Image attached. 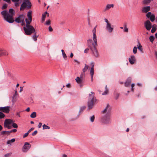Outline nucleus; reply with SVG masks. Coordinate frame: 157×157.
<instances>
[{
	"instance_id": "nucleus-1",
	"label": "nucleus",
	"mask_w": 157,
	"mask_h": 157,
	"mask_svg": "<svg viewBox=\"0 0 157 157\" xmlns=\"http://www.w3.org/2000/svg\"><path fill=\"white\" fill-rule=\"evenodd\" d=\"M4 20L9 23H12L14 21L13 16L15 11L12 8L9 9V12L7 10H4L1 12Z\"/></svg>"
},
{
	"instance_id": "nucleus-2",
	"label": "nucleus",
	"mask_w": 157,
	"mask_h": 157,
	"mask_svg": "<svg viewBox=\"0 0 157 157\" xmlns=\"http://www.w3.org/2000/svg\"><path fill=\"white\" fill-rule=\"evenodd\" d=\"M91 94H89L88 101V109L90 110L92 108L94 105L96 103L97 100L94 97V93L91 92Z\"/></svg>"
},
{
	"instance_id": "nucleus-3",
	"label": "nucleus",
	"mask_w": 157,
	"mask_h": 157,
	"mask_svg": "<svg viewBox=\"0 0 157 157\" xmlns=\"http://www.w3.org/2000/svg\"><path fill=\"white\" fill-rule=\"evenodd\" d=\"M25 34L26 35H30L36 30L34 27L32 25L24 26L23 28Z\"/></svg>"
},
{
	"instance_id": "nucleus-4",
	"label": "nucleus",
	"mask_w": 157,
	"mask_h": 157,
	"mask_svg": "<svg viewBox=\"0 0 157 157\" xmlns=\"http://www.w3.org/2000/svg\"><path fill=\"white\" fill-rule=\"evenodd\" d=\"M24 2L21 5L20 8L21 11H23L24 10L27 8V9H30L31 6V3L29 0H24Z\"/></svg>"
},
{
	"instance_id": "nucleus-5",
	"label": "nucleus",
	"mask_w": 157,
	"mask_h": 157,
	"mask_svg": "<svg viewBox=\"0 0 157 157\" xmlns=\"http://www.w3.org/2000/svg\"><path fill=\"white\" fill-rule=\"evenodd\" d=\"M13 123V121L10 119H6L4 123V126L5 128H7L8 129L11 128V126L9 125Z\"/></svg>"
},
{
	"instance_id": "nucleus-6",
	"label": "nucleus",
	"mask_w": 157,
	"mask_h": 157,
	"mask_svg": "<svg viewBox=\"0 0 157 157\" xmlns=\"http://www.w3.org/2000/svg\"><path fill=\"white\" fill-rule=\"evenodd\" d=\"M31 147V145L29 143H25L22 147V151L24 152H27L30 148Z\"/></svg>"
},
{
	"instance_id": "nucleus-7",
	"label": "nucleus",
	"mask_w": 157,
	"mask_h": 157,
	"mask_svg": "<svg viewBox=\"0 0 157 157\" xmlns=\"http://www.w3.org/2000/svg\"><path fill=\"white\" fill-rule=\"evenodd\" d=\"M14 21L17 23H23L24 21V15L23 14L20 15L18 17L15 18Z\"/></svg>"
},
{
	"instance_id": "nucleus-8",
	"label": "nucleus",
	"mask_w": 157,
	"mask_h": 157,
	"mask_svg": "<svg viewBox=\"0 0 157 157\" xmlns=\"http://www.w3.org/2000/svg\"><path fill=\"white\" fill-rule=\"evenodd\" d=\"M144 26L147 30H150L152 27V24L149 20H147L144 22Z\"/></svg>"
},
{
	"instance_id": "nucleus-9",
	"label": "nucleus",
	"mask_w": 157,
	"mask_h": 157,
	"mask_svg": "<svg viewBox=\"0 0 157 157\" xmlns=\"http://www.w3.org/2000/svg\"><path fill=\"white\" fill-rule=\"evenodd\" d=\"M10 107L8 106L0 107V111L8 113L10 111Z\"/></svg>"
},
{
	"instance_id": "nucleus-10",
	"label": "nucleus",
	"mask_w": 157,
	"mask_h": 157,
	"mask_svg": "<svg viewBox=\"0 0 157 157\" xmlns=\"http://www.w3.org/2000/svg\"><path fill=\"white\" fill-rule=\"evenodd\" d=\"M102 121L105 124H109L110 122V119L109 117L105 116L102 119Z\"/></svg>"
},
{
	"instance_id": "nucleus-11",
	"label": "nucleus",
	"mask_w": 157,
	"mask_h": 157,
	"mask_svg": "<svg viewBox=\"0 0 157 157\" xmlns=\"http://www.w3.org/2000/svg\"><path fill=\"white\" fill-rule=\"evenodd\" d=\"M96 46H95L91 48H90V49L92 52L93 53L94 56L95 57H97L98 56V53L96 48Z\"/></svg>"
},
{
	"instance_id": "nucleus-12",
	"label": "nucleus",
	"mask_w": 157,
	"mask_h": 157,
	"mask_svg": "<svg viewBox=\"0 0 157 157\" xmlns=\"http://www.w3.org/2000/svg\"><path fill=\"white\" fill-rule=\"evenodd\" d=\"M92 40L91 39L89 40H87V44L89 47H90V48H91L95 46H96L95 44L92 43Z\"/></svg>"
},
{
	"instance_id": "nucleus-13",
	"label": "nucleus",
	"mask_w": 157,
	"mask_h": 157,
	"mask_svg": "<svg viewBox=\"0 0 157 157\" xmlns=\"http://www.w3.org/2000/svg\"><path fill=\"white\" fill-rule=\"evenodd\" d=\"M8 55V53L6 50L0 49V57Z\"/></svg>"
},
{
	"instance_id": "nucleus-14",
	"label": "nucleus",
	"mask_w": 157,
	"mask_h": 157,
	"mask_svg": "<svg viewBox=\"0 0 157 157\" xmlns=\"http://www.w3.org/2000/svg\"><path fill=\"white\" fill-rule=\"evenodd\" d=\"M128 60L130 63L131 64H133L136 61V59L135 56L134 55L131 56V58H129Z\"/></svg>"
},
{
	"instance_id": "nucleus-15",
	"label": "nucleus",
	"mask_w": 157,
	"mask_h": 157,
	"mask_svg": "<svg viewBox=\"0 0 157 157\" xmlns=\"http://www.w3.org/2000/svg\"><path fill=\"white\" fill-rule=\"evenodd\" d=\"M84 74L83 73H81V75L80 76V78L78 77H77L75 80L77 83L78 84L79 83H80L81 82H82V75Z\"/></svg>"
},
{
	"instance_id": "nucleus-16",
	"label": "nucleus",
	"mask_w": 157,
	"mask_h": 157,
	"mask_svg": "<svg viewBox=\"0 0 157 157\" xmlns=\"http://www.w3.org/2000/svg\"><path fill=\"white\" fill-rule=\"evenodd\" d=\"M150 6H146L142 8V11L143 13H147L150 10Z\"/></svg>"
},
{
	"instance_id": "nucleus-17",
	"label": "nucleus",
	"mask_w": 157,
	"mask_h": 157,
	"mask_svg": "<svg viewBox=\"0 0 157 157\" xmlns=\"http://www.w3.org/2000/svg\"><path fill=\"white\" fill-rule=\"evenodd\" d=\"M17 95V90H16L15 91V94L12 97V101L13 103H14L16 101Z\"/></svg>"
},
{
	"instance_id": "nucleus-18",
	"label": "nucleus",
	"mask_w": 157,
	"mask_h": 157,
	"mask_svg": "<svg viewBox=\"0 0 157 157\" xmlns=\"http://www.w3.org/2000/svg\"><path fill=\"white\" fill-rule=\"evenodd\" d=\"M131 78L130 77L128 78L125 83V86L126 87H128L130 85L131 82Z\"/></svg>"
},
{
	"instance_id": "nucleus-19",
	"label": "nucleus",
	"mask_w": 157,
	"mask_h": 157,
	"mask_svg": "<svg viewBox=\"0 0 157 157\" xmlns=\"http://www.w3.org/2000/svg\"><path fill=\"white\" fill-rule=\"evenodd\" d=\"M111 25L110 24H107L106 27V29L109 33H111L113 30V28L111 26Z\"/></svg>"
},
{
	"instance_id": "nucleus-20",
	"label": "nucleus",
	"mask_w": 157,
	"mask_h": 157,
	"mask_svg": "<svg viewBox=\"0 0 157 157\" xmlns=\"http://www.w3.org/2000/svg\"><path fill=\"white\" fill-rule=\"evenodd\" d=\"M29 20L27 19L26 18L25 20V22H26V25H25V24H24V26H27V25L28 26H30L31 25L30 24H31L32 20L31 19V20L30 19H29Z\"/></svg>"
},
{
	"instance_id": "nucleus-21",
	"label": "nucleus",
	"mask_w": 157,
	"mask_h": 157,
	"mask_svg": "<svg viewBox=\"0 0 157 157\" xmlns=\"http://www.w3.org/2000/svg\"><path fill=\"white\" fill-rule=\"evenodd\" d=\"M36 33L37 32L36 30L35 31V32L34 33H33V35L32 36V38L35 41L37 40V37L39 36L38 35H37Z\"/></svg>"
},
{
	"instance_id": "nucleus-22",
	"label": "nucleus",
	"mask_w": 157,
	"mask_h": 157,
	"mask_svg": "<svg viewBox=\"0 0 157 157\" xmlns=\"http://www.w3.org/2000/svg\"><path fill=\"white\" fill-rule=\"evenodd\" d=\"M47 14L48 15V17L49 16V13L47 12H45L43 14H42V20L43 21H45V18Z\"/></svg>"
},
{
	"instance_id": "nucleus-23",
	"label": "nucleus",
	"mask_w": 157,
	"mask_h": 157,
	"mask_svg": "<svg viewBox=\"0 0 157 157\" xmlns=\"http://www.w3.org/2000/svg\"><path fill=\"white\" fill-rule=\"evenodd\" d=\"M32 11L29 10L27 13V16L29 19L32 20Z\"/></svg>"
},
{
	"instance_id": "nucleus-24",
	"label": "nucleus",
	"mask_w": 157,
	"mask_h": 157,
	"mask_svg": "<svg viewBox=\"0 0 157 157\" xmlns=\"http://www.w3.org/2000/svg\"><path fill=\"white\" fill-rule=\"evenodd\" d=\"M94 69L93 67H91V69L90 70V74L91 76V78L92 80L93 79V75H94Z\"/></svg>"
},
{
	"instance_id": "nucleus-25",
	"label": "nucleus",
	"mask_w": 157,
	"mask_h": 157,
	"mask_svg": "<svg viewBox=\"0 0 157 157\" xmlns=\"http://www.w3.org/2000/svg\"><path fill=\"white\" fill-rule=\"evenodd\" d=\"M93 40L96 46H97V36L96 34H93Z\"/></svg>"
},
{
	"instance_id": "nucleus-26",
	"label": "nucleus",
	"mask_w": 157,
	"mask_h": 157,
	"mask_svg": "<svg viewBox=\"0 0 157 157\" xmlns=\"http://www.w3.org/2000/svg\"><path fill=\"white\" fill-rule=\"evenodd\" d=\"M152 0H144L142 3L143 4L147 5L149 4Z\"/></svg>"
},
{
	"instance_id": "nucleus-27",
	"label": "nucleus",
	"mask_w": 157,
	"mask_h": 157,
	"mask_svg": "<svg viewBox=\"0 0 157 157\" xmlns=\"http://www.w3.org/2000/svg\"><path fill=\"white\" fill-rule=\"evenodd\" d=\"M152 29L151 30V32L153 33L155 32L157 29V26L156 25H153L152 26Z\"/></svg>"
},
{
	"instance_id": "nucleus-28",
	"label": "nucleus",
	"mask_w": 157,
	"mask_h": 157,
	"mask_svg": "<svg viewBox=\"0 0 157 157\" xmlns=\"http://www.w3.org/2000/svg\"><path fill=\"white\" fill-rule=\"evenodd\" d=\"M114 6V5L113 4H108L107 5L106 8H105V10H109L111 8H113Z\"/></svg>"
},
{
	"instance_id": "nucleus-29",
	"label": "nucleus",
	"mask_w": 157,
	"mask_h": 157,
	"mask_svg": "<svg viewBox=\"0 0 157 157\" xmlns=\"http://www.w3.org/2000/svg\"><path fill=\"white\" fill-rule=\"evenodd\" d=\"M86 107L85 106H83L82 107H81L80 108V110H79V114H80V113L82 112L84 110L86 109Z\"/></svg>"
},
{
	"instance_id": "nucleus-30",
	"label": "nucleus",
	"mask_w": 157,
	"mask_h": 157,
	"mask_svg": "<svg viewBox=\"0 0 157 157\" xmlns=\"http://www.w3.org/2000/svg\"><path fill=\"white\" fill-rule=\"evenodd\" d=\"M89 67V66L86 65V64H85V67L84 68L82 69V71L83 73H84L87 70Z\"/></svg>"
},
{
	"instance_id": "nucleus-31",
	"label": "nucleus",
	"mask_w": 157,
	"mask_h": 157,
	"mask_svg": "<svg viewBox=\"0 0 157 157\" xmlns=\"http://www.w3.org/2000/svg\"><path fill=\"white\" fill-rule=\"evenodd\" d=\"M15 139L13 138L11 140H9L7 141V143L9 144L11 143H13L15 142Z\"/></svg>"
},
{
	"instance_id": "nucleus-32",
	"label": "nucleus",
	"mask_w": 157,
	"mask_h": 157,
	"mask_svg": "<svg viewBox=\"0 0 157 157\" xmlns=\"http://www.w3.org/2000/svg\"><path fill=\"white\" fill-rule=\"evenodd\" d=\"M155 38L154 36H150L149 40L152 43H153Z\"/></svg>"
},
{
	"instance_id": "nucleus-33",
	"label": "nucleus",
	"mask_w": 157,
	"mask_h": 157,
	"mask_svg": "<svg viewBox=\"0 0 157 157\" xmlns=\"http://www.w3.org/2000/svg\"><path fill=\"white\" fill-rule=\"evenodd\" d=\"M150 19L151 22H153L154 21L155 19V16L154 14H152L150 17Z\"/></svg>"
},
{
	"instance_id": "nucleus-34",
	"label": "nucleus",
	"mask_w": 157,
	"mask_h": 157,
	"mask_svg": "<svg viewBox=\"0 0 157 157\" xmlns=\"http://www.w3.org/2000/svg\"><path fill=\"white\" fill-rule=\"evenodd\" d=\"M61 51L62 53V54H63V57L66 60L67 59V56L65 53V52L63 50H62Z\"/></svg>"
},
{
	"instance_id": "nucleus-35",
	"label": "nucleus",
	"mask_w": 157,
	"mask_h": 157,
	"mask_svg": "<svg viewBox=\"0 0 157 157\" xmlns=\"http://www.w3.org/2000/svg\"><path fill=\"white\" fill-rule=\"evenodd\" d=\"M36 117V113L35 112H33L30 115V117L32 118H35Z\"/></svg>"
},
{
	"instance_id": "nucleus-36",
	"label": "nucleus",
	"mask_w": 157,
	"mask_h": 157,
	"mask_svg": "<svg viewBox=\"0 0 157 157\" xmlns=\"http://www.w3.org/2000/svg\"><path fill=\"white\" fill-rule=\"evenodd\" d=\"M5 117V114L2 112L0 111V119L4 118Z\"/></svg>"
},
{
	"instance_id": "nucleus-37",
	"label": "nucleus",
	"mask_w": 157,
	"mask_h": 157,
	"mask_svg": "<svg viewBox=\"0 0 157 157\" xmlns=\"http://www.w3.org/2000/svg\"><path fill=\"white\" fill-rule=\"evenodd\" d=\"M105 90L104 92V93L102 94L103 95H106L108 93V89L107 88V86H105Z\"/></svg>"
},
{
	"instance_id": "nucleus-38",
	"label": "nucleus",
	"mask_w": 157,
	"mask_h": 157,
	"mask_svg": "<svg viewBox=\"0 0 157 157\" xmlns=\"http://www.w3.org/2000/svg\"><path fill=\"white\" fill-rule=\"evenodd\" d=\"M8 5L6 4H3V6L2 7V10H5L6 9Z\"/></svg>"
},
{
	"instance_id": "nucleus-39",
	"label": "nucleus",
	"mask_w": 157,
	"mask_h": 157,
	"mask_svg": "<svg viewBox=\"0 0 157 157\" xmlns=\"http://www.w3.org/2000/svg\"><path fill=\"white\" fill-rule=\"evenodd\" d=\"M43 129H50V128L49 126L44 124L43 125Z\"/></svg>"
},
{
	"instance_id": "nucleus-40",
	"label": "nucleus",
	"mask_w": 157,
	"mask_h": 157,
	"mask_svg": "<svg viewBox=\"0 0 157 157\" xmlns=\"http://www.w3.org/2000/svg\"><path fill=\"white\" fill-rule=\"evenodd\" d=\"M109 104H108L107 105L106 107L105 108L104 110L102 111L103 112V113H106V112L107 111L108 109V108H109Z\"/></svg>"
},
{
	"instance_id": "nucleus-41",
	"label": "nucleus",
	"mask_w": 157,
	"mask_h": 157,
	"mask_svg": "<svg viewBox=\"0 0 157 157\" xmlns=\"http://www.w3.org/2000/svg\"><path fill=\"white\" fill-rule=\"evenodd\" d=\"M138 43H139V46L138 47V49L139 50L142 51V50H143V49L142 48V46H141V45L140 44V43L139 42V41L138 42Z\"/></svg>"
},
{
	"instance_id": "nucleus-42",
	"label": "nucleus",
	"mask_w": 157,
	"mask_h": 157,
	"mask_svg": "<svg viewBox=\"0 0 157 157\" xmlns=\"http://www.w3.org/2000/svg\"><path fill=\"white\" fill-rule=\"evenodd\" d=\"M124 31L125 32H128V29L127 27V25L126 24L124 25Z\"/></svg>"
},
{
	"instance_id": "nucleus-43",
	"label": "nucleus",
	"mask_w": 157,
	"mask_h": 157,
	"mask_svg": "<svg viewBox=\"0 0 157 157\" xmlns=\"http://www.w3.org/2000/svg\"><path fill=\"white\" fill-rule=\"evenodd\" d=\"M137 48L135 46L133 48V53L134 54H136L137 53Z\"/></svg>"
},
{
	"instance_id": "nucleus-44",
	"label": "nucleus",
	"mask_w": 157,
	"mask_h": 157,
	"mask_svg": "<svg viewBox=\"0 0 157 157\" xmlns=\"http://www.w3.org/2000/svg\"><path fill=\"white\" fill-rule=\"evenodd\" d=\"M12 124V126L13 128H18L17 125L16 123H13H13Z\"/></svg>"
},
{
	"instance_id": "nucleus-45",
	"label": "nucleus",
	"mask_w": 157,
	"mask_h": 157,
	"mask_svg": "<svg viewBox=\"0 0 157 157\" xmlns=\"http://www.w3.org/2000/svg\"><path fill=\"white\" fill-rule=\"evenodd\" d=\"M151 15V12H148L146 14V17L148 18H149Z\"/></svg>"
},
{
	"instance_id": "nucleus-46",
	"label": "nucleus",
	"mask_w": 157,
	"mask_h": 157,
	"mask_svg": "<svg viewBox=\"0 0 157 157\" xmlns=\"http://www.w3.org/2000/svg\"><path fill=\"white\" fill-rule=\"evenodd\" d=\"M97 27V25H96L93 29L92 30V32L93 33V34H96V28Z\"/></svg>"
},
{
	"instance_id": "nucleus-47",
	"label": "nucleus",
	"mask_w": 157,
	"mask_h": 157,
	"mask_svg": "<svg viewBox=\"0 0 157 157\" xmlns=\"http://www.w3.org/2000/svg\"><path fill=\"white\" fill-rule=\"evenodd\" d=\"M95 117L94 115H93L90 118V120L91 122L94 121V120Z\"/></svg>"
},
{
	"instance_id": "nucleus-48",
	"label": "nucleus",
	"mask_w": 157,
	"mask_h": 157,
	"mask_svg": "<svg viewBox=\"0 0 157 157\" xmlns=\"http://www.w3.org/2000/svg\"><path fill=\"white\" fill-rule=\"evenodd\" d=\"M51 21L50 20H48L46 21V25H48L50 24Z\"/></svg>"
},
{
	"instance_id": "nucleus-49",
	"label": "nucleus",
	"mask_w": 157,
	"mask_h": 157,
	"mask_svg": "<svg viewBox=\"0 0 157 157\" xmlns=\"http://www.w3.org/2000/svg\"><path fill=\"white\" fill-rule=\"evenodd\" d=\"M19 2H14V6L16 7H17L19 6Z\"/></svg>"
},
{
	"instance_id": "nucleus-50",
	"label": "nucleus",
	"mask_w": 157,
	"mask_h": 157,
	"mask_svg": "<svg viewBox=\"0 0 157 157\" xmlns=\"http://www.w3.org/2000/svg\"><path fill=\"white\" fill-rule=\"evenodd\" d=\"M29 134V133L27 132V133H25L24 135L23 136V138H25L27 137L28 136Z\"/></svg>"
},
{
	"instance_id": "nucleus-51",
	"label": "nucleus",
	"mask_w": 157,
	"mask_h": 157,
	"mask_svg": "<svg viewBox=\"0 0 157 157\" xmlns=\"http://www.w3.org/2000/svg\"><path fill=\"white\" fill-rule=\"evenodd\" d=\"M37 130H36L32 134V135L33 136H34L37 134Z\"/></svg>"
},
{
	"instance_id": "nucleus-52",
	"label": "nucleus",
	"mask_w": 157,
	"mask_h": 157,
	"mask_svg": "<svg viewBox=\"0 0 157 157\" xmlns=\"http://www.w3.org/2000/svg\"><path fill=\"white\" fill-rule=\"evenodd\" d=\"M119 96V94L118 93H117L116 94V97H115V99L117 100Z\"/></svg>"
},
{
	"instance_id": "nucleus-53",
	"label": "nucleus",
	"mask_w": 157,
	"mask_h": 157,
	"mask_svg": "<svg viewBox=\"0 0 157 157\" xmlns=\"http://www.w3.org/2000/svg\"><path fill=\"white\" fill-rule=\"evenodd\" d=\"M17 130L16 129H12L11 130H10V132L11 133H12V132H17Z\"/></svg>"
},
{
	"instance_id": "nucleus-54",
	"label": "nucleus",
	"mask_w": 157,
	"mask_h": 157,
	"mask_svg": "<svg viewBox=\"0 0 157 157\" xmlns=\"http://www.w3.org/2000/svg\"><path fill=\"white\" fill-rule=\"evenodd\" d=\"M10 133H11L10 131H6V134H7V135H10Z\"/></svg>"
},
{
	"instance_id": "nucleus-55",
	"label": "nucleus",
	"mask_w": 157,
	"mask_h": 157,
	"mask_svg": "<svg viewBox=\"0 0 157 157\" xmlns=\"http://www.w3.org/2000/svg\"><path fill=\"white\" fill-rule=\"evenodd\" d=\"M4 1H5L7 2L9 4H10L11 3V1L10 0H3Z\"/></svg>"
},
{
	"instance_id": "nucleus-56",
	"label": "nucleus",
	"mask_w": 157,
	"mask_h": 157,
	"mask_svg": "<svg viewBox=\"0 0 157 157\" xmlns=\"http://www.w3.org/2000/svg\"><path fill=\"white\" fill-rule=\"evenodd\" d=\"M49 31L50 32H52L53 31V29H52V27L50 26H49L48 28Z\"/></svg>"
},
{
	"instance_id": "nucleus-57",
	"label": "nucleus",
	"mask_w": 157,
	"mask_h": 157,
	"mask_svg": "<svg viewBox=\"0 0 157 157\" xmlns=\"http://www.w3.org/2000/svg\"><path fill=\"white\" fill-rule=\"evenodd\" d=\"M6 131H2L1 132V134L3 135L6 134Z\"/></svg>"
},
{
	"instance_id": "nucleus-58",
	"label": "nucleus",
	"mask_w": 157,
	"mask_h": 157,
	"mask_svg": "<svg viewBox=\"0 0 157 157\" xmlns=\"http://www.w3.org/2000/svg\"><path fill=\"white\" fill-rule=\"evenodd\" d=\"M135 86V84H132L131 85L132 89L131 90L132 91H134V89L133 88V87Z\"/></svg>"
},
{
	"instance_id": "nucleus-59",
	"label": "nucleus",
	"mask_w": 157,
	"mask_h": 157,
	"mask_svg": "<svg viewBox=\"0 0 157 157\" xmlns=\"http://www.w3.org/2000/svg\"><path fill=\"white\" fill-rule=\"evenodd\" d=\"M33 128H31L28 131V132L29 133L32 131L34 129Z\"/></svg>"
},
{
	"instance_id": "nucleus-60",
	"label": "nucleus",
	"mask_w": 157,
	"mask_h": 157,
	"mask_svg": "<svg viewBox=\"0 0 157 157\" xmlns=\"http://www.w3.org/2000/svg\"><path fill=\"white\" fill-rule=\"evenodd\" d=\"M89 50V49L88 48H86L84 50V52L85 53H87Z\"/></svg>"
},
{
	"instance_id": "nucleus-61",
	"label": "nucleus",
	"mask_w": 157,
	"mask_h": 157,
	"mask_svg": "<svg viewBox=\"0 0 157 157\" xmlns=\"http://www.w3.org/2000/svg\"><path fill=\"white\" fill-rule=\"evenodd\" d=\"M10 153H8L5 155L4 157H8L10 155Z\"/></svg>"
},
{
	"instance_id": "nucleus-62",
	"label": "nucleus",
	"mask_w": 157,
	"mask_h": 157,
	"mask_svg": "<svg viewBox=\"0 0 157 157\" xmlns=\"http://www.w3.org/2000/svg\"><path fill=\"white\" fill-rule=\"evenodd\" d=\"M66 87L68 88H70L71 87V85L70 83H68L66 85Z\"/></svg>"
},
{
	"instance_id": "nucleus-63",
	"label": "nucleus",
	"mask_w": 157,
	"mask_h": 157,
	"mask_svg": "<svg viewBox=\"0 0 157 157\" xmlns=\"http://www.w3.org/2000/svg\"><path fill=\"white\" fill-rule=\"evenodd\" d=\"M105 20V21L107 23V24H110V23H109V21H108V20L107 19H106V18H105L104 19Z\"/></svg>"
},
{
	"instance_id": "nucleus-64",
	"label": "nucleus",
	"mask_w": 157,
	"mask_h": 157,
	"mask_svg": "<svg viewBox=\"0 0 157 157\" xmlns=\"http://www.w3.org/2000/svg\"><path fill=\"white\" fill-rule=\"evenodd\" d=\"M42 125V123H40V122L39 123V125H38V128H40V127H41Z\"/></svg>"
}]
</instances>
